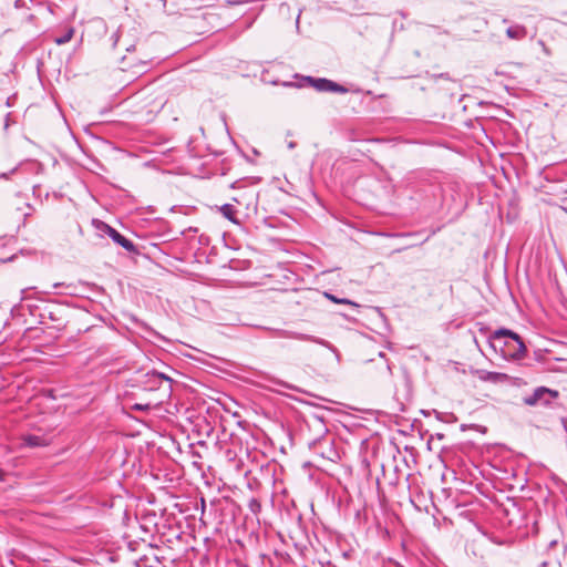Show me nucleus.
Here are the masks:
<instances>
[{
	"label": "nucleus",
	"mask_w": 567,
	"mask_h": 567,
	"mask_svg": "<svg viewBox=\"0 0 567 567\" xmlns=\"http://www.w3.org/2000/svg\"><path fill=\"white\" fill-rule=\"evenodd\" d=\"M489 347L507 361H519L527 354L523 339L513 330L499 328L488 337Z\"/></svg>",
	"instance_id": "f257e3e1"
},
{
	"label": "nucleus",
	"mask_w": 567,
	"mask_h": 567,
	"mask_svg": "<svg viewBox=\"0 0 567 567\" xmlns=\"http://www.w3.org/2000/svg\"><path fill=\"white\" fill-rule=\"evenodd\" d=\"M173 380L164 373L157 371H150L144 375L143 386L147 391H159L162 403L165 399L169 398L172 393Z\"/></svg>",
	"instance_id": "f03ea898"
},
{
	"label": "nucleus",
	"mask_w": 567,
	"mask_h": 567,
	"mask_svg": "<svg viewBox=\"0 0 567 567\" xmlns=\"http://www.w3.org/2000/svg\"><path fill=\"white\" fill-rule=\"evenodd\" d=\"M558 396V391L546 386H538L530 395L524 396L523 402L528 406L554 408Z\"/></svg>",
	"instance_id": "7ed1b4c3"
},
{
	"label": "nucleus",
	"mask_w": 567,
	"mask_h": 567,
	"mask_svg": "<svg viewBox=\"0 0 567 567\" xmlns=\"http://www.w3.org/2000/svg\"><path fill=\"white\" fill-rule=\"evenodd\" d=\"M309 447L313 451L315 454L323 460L337 462L340 458L339 452L333 445V441L329 437L315 440L309 444Z\"/></svg>",
	"instance_id": "20e7f679"
},
{
	"label": "nucleus",
	"mask_w": 567,
	"mask_h": 567,
	"mask_svg": "<svg viewBox=\"0 0 567 567\" xmlns=\"http://www.w3.org/2000/svg\"><path fill=\"white\" fill-rule=\"evenodd\" d=\"M303 81L319 92L348 93L349 90L324 78L305 76Z\"/></svg>",
	"instance_id": "39448f33"
},
{
	"label": "nucleus",
	"mask_w": 567,
	"mask_h": 567,
	"mask_svg": "<svg viewBox=\"0 0 567 567\" xmlns=\"http://www.w3.org/2000/svg\"><path fill=\"white\" fill-rule=\"evenodd\" d=\"M125 50H126L127 54L124 55L121 60L123 70L143 69V68L147 66L148 62L151 61V58H148L147 55H143V56H134L133 55V53L136 50L135 44H128L125 48ZM140 71L141 70H136L135 72H140Z\"/></svg>",
	"instance_id": "423d86ee"
},
{
	"label": "nucleus",
	"mask_w": 567,
	"mask_h": 567,
	"mask_svg": "<svg viewBox=\"0 0 567 567\" xmlns=\"http://www.w3.org/2000/svg\"><path fill=\"white\" fill-rule=\"evenodd\" d=\"M275 336L278 338L296 339V340H300V341L313 342V343H318V344H321V346H324L328 348L331 347L330 343L323 339L317 338L311 334L292 331V330L279 329V330H276Z\"/></svg>",
	"instance_id": "0eeeda50"
},
{
	"label": "nucleus",
	"mask_w": 567,
	"mask_h": 567,
	"mask_svg": "<svg viewBox=\"0 0 567 567\" xmlns=\"http://www.w3.org/2000/svg\"><path fill=\"white\" fill-rule=\"evenodd\" d=\"M115 244L123 247L128 252H136V247L134 243L118 233L115 228L114 230H110L109 236Z\"/></svg>",
	"instance_id": "6e6552de"
},
{
	"label": "nucleus",
	"mask_w": 567,
	"mask_h": 567,
	"mask_svg": "<svg viewBox=\"0 0 567 567\" xmlns=\"http://www.w3.org/2000/svg\"><path fill=\"white\" fill-rule=\"evenodd\" d=\"M478 379L485 382L502 383L508 380V375L502 372H494L487 370H478Z\"/></svg>",
	"instance_id": "1a4fd4ad"
},
{
	"label": "nucleus",
	"mask_w": 567,
	"mask_h": 567,
	"mask_svg": "<svg viewBox=\"0 0 567 567\" xmlns=\"http://www.w3.org/2000/svg\"><path fill=\"white\" fill-rule=\"evenodd\" d=\"M506 35L511 40L520 41L527 37V29L523 24H518V23L511 24L506 29Z\"/></svg>",
	"instance_id": "9d476101"
},
{
	"label": "nucleus",
	"mask_w": 567,
	"mask_h": 567,
	"mask_svg": "<svg viewBox=\"0 0 567 567\" xmlns=\"http://www.w3.org/2000/svg\"><path fill=\"white\" fill-rule=\"evenodd\" d=\"M218 209H219L220 214L226 219H228L233 224H236V225L239 224V221H238V219L236 217V209H235L234 205H231V204H224Z\"/></svg>",
	"instance_id": "9b49d317"
},
{
	"label": "nucleus",
	"mask_w": 567,
	"mask_h": 567,
	"mask_svg": "<svg viewBox=\"0 0 567 567\" xmlns=\"http://www.w3.org/2000/svg\"><path fill=\"white\" fill-rule=\"evenodd\" d=\"M23 443L29 447H38L44 445V439L39 435L29 434L23 437Z\"/></svg>",
	"instance_id": "f8f14e48"
},
{
	"label": "nucleus",
	"mask_w": 567,
	"mask_h": 567,
	"mask_svg": "<svg viewBox=\"0 0 567 567\" xmlns=\"http://www.w3.org/2000/svg\"><path fill=\"white\" fill-rule=\"evenodd\" d=\"M73 35H74V29L73 28H69V29H66V31L62 35L56 37L54 39V42L58 45L65 44V43H68V42H70L72 40Z\"/></svg>",
	"instance_id": "ddd939ff"
},
{
	"label": "nucleus",
	"mask_w": 567,
	"mask_h": 567,
	"mask_svg": "<svg viewBox=\"0 0 567 567\" xmlns=\"http://www.w3.org/2000/svg\"><path fill=\"white\" fill-rule=\"evenodd\" d=\"M324 297L336 303H342V305H349L352 307H358V305L355 302H353L347 298H338L334 295L329 293V292H324Z\"/></svg>",
	"instance_id": "4468645a"
},
{
	"label": "nucleus",
	"mask_w": 567,
	"mask_h": 567,
	"mask_svg": "<svg viewBox=\"0 0 567 567\" xmlns=\"http://www.w3.org/2000/svg\"><path fill=\"white\" fill-rule=\"evenodd\" d=\"M94 225L96 229L101 233V235L110 236V230H114L113 227L101 220H94Z\"/></svg>",
	"instance_id": "2eb2a0df"
},
{
	"label": "nucleus",
	"mask_w": 567,
	"mask_h": 567,
	"mask_svg": "<svg viewBox=\"0 0 567 567\" xmlns=\"http://www.w3.org/2000/svg\"><path fill=\"white\" fill-rule=\"evenodd\" d=\"M22 166H23V164L21 163L18 166L13 167L9 173L0 174V178L8 179L11 174H14L16 172H18Z\"/></svg>",
	"instance_id": "dca6fc26"
},
{
	"label": "nucleus",
	"mask_w": 567,
	"mask_h": 567,
	"mask_svg": "<svg viewBox=\"0 0 567 567\" xmlns=\"http://www.w3.org/2000/svg\"><path fill=\"white\" fill-rule=\"evenodd\" d=\"M25 207H27V209H28V210H27V212H23V217H24V218H27V217L31 216V215H32V213L34 212V207H33L31 204L25 203Z\"/></svg>",
	"instance_id": "f3484780"
},
{
	"label": "nucleus",
	"mask_w": 567,
	"mask_h": 567,
	"mask_svg": "<svg viewBox=\"0 0 567 567\" xmlns=\"http://www.w3.org/2000/svg\"><path fill=\"white\" fill-rule=\"evenodd\" d=\"M274 382H275L276 384H278V385H280V386L285 388V389H295V386H293V385H291V384H289V383H287V382H285V381L276 380V381H274Z\"/></svg>",
	"instance_id": "a211bd4d"
},
{
	"label": "nucleus",
	"mask_w": 567,
	"mask_h": 567,
	"mask_svg": "<svg viewBox=\"0 0 567 567\" xmlns=\"http://www.w3.org/2000/svg\"><path fill=\"white\" fill-rule=\"evenodd\" d=\"M134 409L140 411H146L151 409V404H135Z\"/></svg>",
	"instance_id": "6ab92c4d"
},
{
	"label": "nucleus",
	"mask_w": 567,
	"mask_h": 567,
	"mask_svg": "<svg viewBox=\"0 0 567 567\" xmlns=\"http://www.w3.org/2000/svg\"><path fill=\"white\" fill-rule=\"evenodd\" d=\"M24 4H25L24 0H16L14 1V7L16 8H22V7H24Z\"/></svg>",
	"instance_id": "aec40b11"
},
{
	"label": "nucleus",
	"mask_w": 567,
	"mask_h": 567,
	"mask_svg": "<svg viewBox=\"0 0 567 567\" xmlns=\"http://www.w3.org/2000/svg\"><path fill=\"white\" fill-rule=\"evenodd\" d=\"M28 165H31V166H37V167H39V165H38L37 163H32V162L28 163Z\"/></svg>",
	"instance_id": "412c9836"
},
{
	"label": "nucleus",
	"mask_w": 567,
	"mask_h": 567,
	"mask_svg": "<svg viewBox=\"0 0 567 567\" xmlns=\"http://www.w3.org/2000/svg\"><path fill=\"white\" fill-rule=\"evenodd\" d=\"M289 147L290 148L295 147V143L293 142L289 143Z\"/></svg>",
	"instance_id": "4be33fe9"
},
{
	"label": "nucleus",
	"mask_w": 567,
	"mask_h": 567,
	"mask_svg": "<svg viewBox=\"0 0 567 567\" xmlns=\"http://www.w3.org/2000/svg\"><path fill=\"white\" fill-rule=\"evenodd\" d=\"M508 22H509L508 19H506V18L503 19V23H508Z\"/></svg>",
	"instance_id": "5701e85b"
},
{
	"label": "nucleus",
	"mask_w": 567,
	"mask_h": 567,
	"mask_svg": "<svg viewBox=\"0 0 567 567\" xmlns=\"http://www.w3.org/2000/svg\"><path fill=\"white\" fill-rule=\"evenodd\" d=\"M202 506H203V508L205 507V501H204V498H202Z\"/></svg>",
	"instance_id": "b1692460"
},
{
	"label": "nucleus",
	"mask_w": 567,
	"mask_h": 567,
	"mask_svg": "<svg viewBox=\"0 0 567 567\" xmlns=\"http://www.w3.org/2000/svg\"><path fill=\"white\" fill-rule=\"evenodd\" d=\"M563 16H567V11H566V12H563Z\"/></svg>",
	"instance_id": "393cba45"
}]
</instances>
